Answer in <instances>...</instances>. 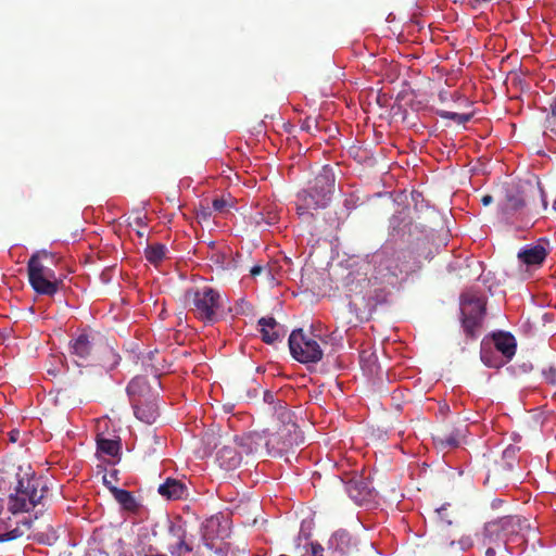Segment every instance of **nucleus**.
<instances>
[{"instance_id": "39448f33", "label": "nucleus", "mask_w": 556, "mask_h": 556, "mask_svg": "<svg viewBox=\"0 0 556 556\" xmlns=\"http://www.w3.org/2000/svg\"><path fill=\"white\" fill-rule=\"evenodd\" d=\"M319 341L315 334L295 329L289 337L290 353L300 363H318L324 355Z\"/></svg>"}, {"instance_id": "f704fd0d", "label": "nucleus", "mask_w": 556, "mask_h": 556, "mask_svg": "<svg viewBox=\"0 0 556 556\" xmlns=\"http://www.w3.org/2000/svg\"><path fill=\"white\" fill-rule=\"evenodd\" d=\"M437 515L438 517L442 520V521H445L446 525H451L452 521L451 520H447L446 517H447V509L445 507H441L440 509H438L437 511Z\"/></svg>"}, {"instance_id": "5701e85b", "label": "nucleus", "mask_w": 556, "mask_h": 556, "mask_svg": "<svg viewBox=\"0 0 556 556\" xmlns=\"http://www.w3.org/2000/svg\"><path fill=\"white\" fill-rule=\"evenodd\" d=\"M97 447L99 452L115 457L119 454L121 441L118 439H106L99 435L97 439Z\"/></svg>"}, {"instance_id": "72a5a7b5", "label": "nucleus", "mask_w": 556, "mask_h": 556, "mask_svg": "<svg viewBox=\"0 0 556 556\" xmlns=\"http://www.w3.org/2000/svg\"><path fill=\"white\" fill-rule=\"evenodd\" d=\"M472 544H473L472 540L469 536L462 538L458 541V545H459V549L460 551H466V549L470 548L472 546Z\"/></svg>"}, {"instance_id": "cd10ccee", "label": "nucleus", "mask_w": 556, "mask_h": 556, "mask_svg": "<svg viewBox=\"0 0 556 556\" xmlns=\"http://www.w3.org/2000/svg\"><path fill=\"white\" fill-rule=\"evenodd\" d=\"M346 490L350 493L352 498H354L355 501H359L363 491L366 490V485L362 481L350 480L346 483Z\"/></svg>"}, {"instance_id": "4c0bfd02", "label": "nucleus", "mask_w": 556, "mask_h": 556, "mask_svg": "<svg viewBox=\"0 0 556 556\" xmlns=\"http://www.w3.org/2000/svg\"><path fill=\"white\" fill-rule=\"evenodd\" d=\"M493 202V197L491 194H485L481 198V203L484 205V206H488L490 205L491 203Z\"/></svg>"}, {"instance_id": "2f4dec72", "label": "nucleus", "mask_w": 556, "mask_h": 556, "mask_svg": "<svg viewBox=\"0 0 556 556\" xmlns=\"http://www.w3.org/2000/svg\"><path fill=\"white\" fill-rule=\"evenodd\" d=\"M212 205H213L214 211H216L218 213H224V212H226L227 207L229 206V203L224 198H216L213 200Z\"/></svg>"}, {"instance_id": "6e6552de", "label": "nucleus", "mask_w": 556, "mask_h": 556, "mask_svg": "<svg viewBox=\"0 0 556 556\" xmlns=\"http://www.w3.org/2000/svg\"><path fill=\"white\" fill-rule=\"evenodd\" d=\"M219 527L218 518H211L204 522L201 539L203 540V546L213 552V555L210 556H248L244 549L235 551L230 544L218 542Z\"/></svg>"}, {"instance_id": "b1692460", "label": "nucleus", "mask_w": 556, "mask_h": 556, "mask_svg": "<svg viewBox=\"0 0 556 556\" xmlns=\"http://www.w3.org/2000/svg\"><path fill=\"white\" fill-rule=\"evenodd\" d=\"M166 247L162 243L148 245L144 250L146 258L153 265H157L165 257Z\"/></svg>"}, {"instance_id": "f03ea898", "label": "nucleus", "mask_w": 556, "mask_h": 556, "mask_svg": "<svg viewBox=\"0 0 556 556\" xmlns=\"http://www.w3.org/2000/svg\"><path fill=\"white\" fill-rule=\"evenodd\" d=\"M55 262V255L47 250L36 251L28 260V281L36 293L52 296L59 291L62 280L50 267Z\"/></svg>"}, {"instance_id": "ea45409f", "label": "nucleus", "mask_w": 556, "mask_h": 556, "mask_svg": "<svg viewBox=\"0 0 556 556\" xmlns=\"http://www.w3.org/2000/svg\"><path fill=\"white\" fill-rule=\"evenodd\" d=\"M18 435H20V431H17V430H12V431L10 432V441H11V442H16V441H17V439H18Z\"/></svg>"}, {"instance_id": "2eb2a0df", "label": "nucleus", "mask_w": 556, "mask_h": 556, "mask_svg": "<svg viewBox=\"0 0 556 556\" xmlns=\"http://www.w3.org/2000/svg\"><path fill=\"white\" fill-rule=\"evenodd\" d=\"M517 256L528 266H541L547 256V251L541 244L529 245L520 250Z\"/></svg>"}, {"instance_id": "09e8293b", "label": "nucleus", "mask_w": 556, "mask_h": 556, "mask_svg": "<svg viewBox=\"0 0 556 556\" xmlns=\"http://www.w3.org/2000/svg\"><path fill=\"white\" fill-rule=\"evenodd\" d=\"M553 210L556 212V200L553 203Z\"/></svg>"}, {"instance_id": "bb28decb", "label": "nucleus", "mask_w": 556, "mask_h": 556, "mask_svg": "<svg viewBox=\"0 0 556 556\" xmlns=\"http://www.w3.org/2000/svg\"><path fill=\"white\" fill-rule=\"evenodd\" d=\"M545 134L556 137V100L551 105V113L545 118Z\"/></svg>"}, {"instance_id": "a18cd8bd", "label": "nucleus", "mask_w": 556, "mask_h": 556, "mask_svg": "<svg viewBox=\"0 0 556 556\" xmlns=\"http://www.w3.org/2000/svg\"><path fill=\"white\" fill-rule=\"evenodd\" d=\"M144 556H166L164 554H151V555H144Z\"/></svg>"}, {"instance_id": "79ce46f5", "label": "nucleus", "mask_w": 556, "mask_h": 556, "mask_svg": "<svg viewBox=\"0 0 556 556\" xmlns=\"http://www.w3.org/2000/svg\"><path fill=\"white\" fill-rule=\"evenodd\" d=\"M491 0H469L470 3L472 4H479V3H483V2H490Z\"/></svg>"}, {"instance_id": "de8ad7c7", "label": "nucleus", "mask_w": 556, "mask_h": 556, "mask_svg": "<svg viewBox=\"0 0 556 556\" xmlns=\"http://www.w3.org/2000/svg\"><path fill=\"white\" fill-rule=\"evenodd\" d=\"M103 481H104L105 484L110 483V480H106V477L103 478Z\"/></svg>"}, {"instance_id": "c03bdc74", "label": "nucleus", "mask_w": 556, "mask_h": 556, "mask_svg": "<svg viewBox=\"0 0 556 556\" xmlns=\"http://www.w3.org/2000/svg\"><path fill=\"white\" fill-rule=\"evenodd\" d=\"M3 507H4V505H3V500L0 497V514H1V513H2V510H3Z\"/></svg>"}, {"instance_id": "c756f323", "label": "nucleus", "mask_w": 556, "mask_h": 556, "mask_svg": "<svg viewBox=\"0 0 556 556\" xmlns=\"http://www.w3.org/2000/svg\"><path fill=\"white\" fill-rule=\"evenodd\" d=\"M491 350L490 348H488V344L485 342H482V345H481V351H480V355H481V361L488 366V367H498L500 366V363L497 362H494L491 357Z\"/></svg>"}, {"instance_id": "a19ab883", "label": "nucleus", "mask_w": 556, "mask_h": 556, "mask_svg": "<svg viewBox=\"0 0 556 556\" xmlns=\"http://www.w3.org/2000/svg\"><path fill=\"white\" fill-rule=\"evenodd\" d=\"M135 224L137 226H140V227L144 226L143 218L142 217H136L135 218Z\"/></svg>"}, {"instance_id": "4468645a", "label": "nucleus", "mask_w": 556, "mask_h": 556, "mask_svg": "<svg viewBox=\"0 0 556 556\" xmlns=\"http://www.w3.org/2000/svg\"><path fill=\"white\" fill-rule=\"evenodd\" d=\"M492 341L495 349L502 353V355L510 361L516 354L517 342L515 337L505 331H497L492 333Z\"/></svg>"}, {"instance_id": "c85d7f7f", "label": "nucleus", "mask_w": 556, "mask_h": 556, "mask_svg": "<svg viewBox=\"0 0 556 556\" xmlns=\"http://www.w3.org/2000/svg\"><path fill=\"white\" fill-rule=\"evenodd\" d=\"M440 116L445 119H452L457 124H466L471 119V114L468 113H456V112H448V111H442L440 112Z\"/></svg>"}, {"instance_id": "ddd939ff", "label": "nucleus", "mask_w": 556, "mask_h": 556, "mask_svg": "<svg viewBox=\"0 0 556 556\" xmlns=\"http://www.w3.org/2000/svg\"><path fill=\"white\" fill-rule=\"evenodd\" d=\"M131 406L134 408L135 416L148 424L152 425L156 421L159 417V407L155 403V396L151 399H141L131 402Z\"/></svg>"}, {"instance_id": "c9c22d12", "label": "nucleus", "mask_w": 556, "mask_h": 556, "mask_svg": "<svg viewBox=\"0 0 556 556\" xmlns=\"http://www.w3.org/2000/svg\"><path fill=\"white\" fill-rule=\"evenodd\" d=\"M197 216H198L199 218H202V219H207V218L211 216L210 208H208V207H201V208L198 211Z\"/></svg>"}, {"instance_id": "412c9836", "label": "nucleus", "mask_w": 556, "mask_h": 556, "mask_svg": "<svg viewBox=\"0 0 556 556\" xmlns=\"http://www.w3.org/2000/svg\"><path fill=\"white\" fill-rule=\"evenodd\" d=\"M110 490L123 508L129 511H136L138 509L139 505L131 492L116 486H110Z\"/></svg>"}, {"instance_id": "e433bc0d", "label": "nucleus", "mask_w": 556, "mask_h": 556, "mask_svg": "<svg viewBox=\"0 0 556 556\" xmlns=\"http://www.w3.org/2000/svg\"><path fill=\"white\" fill-rule=\"evenodd\" d=\"M263 271V267L260 265H255L251 268L250 274L252 277H256Z\"/></svg>"}, {"instance_id": "a211bd4d", "label": "nucleus", "mask_w": 556, "mask_h": 556, "mask_svg": "<svg viewBox=\"0 0 556 556\" xmlns=\"http://www.w3.org/2000/svg\"><path fill=\"white\" fill-rule=\"evenodd\" d=\"M157 492L164 498L175 501L180 500L186 495L187 488L181 481L167 478L162 484L159 485Z\"/></svg>"}, {"instance_id": "9d476101", "label": "nucleus", "mask_w": 556, "mask_h": 556, "mask_svg": "<svg viewBox=\"0 0 556 556\" xmlns=\"http://www.w3.org/2000/svg\"><path fill=\"white\" fill-rule=\"evenodd\" d=\"M203 528L204 523L201 527L188 528L187 526H175L170 528L173 535L178 539V554L193 552L195 556H203L201 553V546L203 545L201 534L203 533Z\"/></svg>"}, {"instance_id": "393cba45", "label": "nucleus", "mask_w": 556, "mask_h": 556, "mask_svg": "<svg viewBox=\"0 0 556 556\" xmlns=\"http://www.w3.org/2000/svg\"><path fill=\"white\" fill-rule=\"evenodd\" d=\"M331 543L336 544V548L341 553H345L351 544V535L344 530L337 531L331 538Z\"/></svg>"}, {"instance_id": "37998d69", "label": "nucleus", "mask_w": 556, "mask_h": 556, "mask_svg": "<svg viewBox=\"0 0 556 556\" xmlns=\"http://www.w3.org/2000/svg\"><path fill=\"white\" fill-rule=\"evenodd\" d=\"M541 193H543L542 190H541ZM542 197H544V194H542ZM542 202H543V206L546 208L547 202H546L545 198L542 199Z\"/></svg>"}, {"instance_id": "f3484780", "label": "nucleus", "mask_w": 556, "mask_h": 556, "mask_svg": "<svg viewBox=\"0 0 556 556\" xmlns=\"http://www.w3.org/2000/svg\"><path fill=\"white\" fill-rule=\"evenodd\" d=\"M127 393L129 395L130 402H135L136 400L141 399H151L155 395L152 393L148 381L142 376H137L130 380L127 386Z\"/></svg>"}, {"instance_id": "423d86ee", "label": "nucleus", "mask_w": 556, "mask_h": 556, "mask_svg": "<svg viewBox=\"0 0 556 556\" xmlns=\"http://www.w3.org/2000/svg\"><path fill=\"white\" fill-rule=\"evenodd\" d=\"M486 308L485 302L477 296H466L460 301V321L468 339H476L482 329Z\"/></svg>"}, {"instance_id": "20e7f679", "label": "nucleus", "mask_w": 556, "mask_h": 556, "mask_svg": "<svg viewBox=\"0 0 556 556\" xmlns=\"http://www.w3.org/2000/svg\"><path fill=\"white\" fill-rule=\"evenodd\" d=\"M185 304L189 311L204 324H214L218 320V312L223 307L220 293L207 286L194 287L186 290Z\"/></svg>"}, {"instance_id": "4be33fe9", "label": "nucleus", "mask_w": 556, "mask_h": 556, "mask_svg": "<svg viewBox=\"0 0 556 556\" xmlns=\"http://www.w3.org/2000/svg\"><path fill=\"white\" fill-rule=\"evenodd\" d=\"M433 440L438 446L441 448H454L459 445V432L458 430H452L450 432L446 431H438L433 435Z\"/></svg>"}, {"instance_id": "1a4fd4ad", "label": "nucleus", "mask_w": 556, "mask_h": 556, "mask_svg": "<svg viewBox=\"0 0 556 556\" xmlns=\"http://www.w3.org/2000/svg\"><path fill=\"white\" fill-rule=\"evenodd\" d=\"M481 546L485 556H506L511 554V545L501 532V528L494 521L484 526L481 539Z\"/></svg>"}, {"instance_id": "9b49d317", "label": "nucleus", "mask_w": 556, "mask_h": 556, "mask_svg": "<svg viewBox=\"0 0 556 556\" xmlns=\"http://www.w3.org/2000/svg\"><path fill=\"white\" fill-rule=\"evenodd\" d=\"M494 522L498 525L501 532L510 544L521 540L522 532L530 528L528 520L521 516H505Z\"/></svg>"}, {"instance_id": "dca6fc26", "label": "nucleus", "mask_w": 556, "mask_h": 556, "mask_svg": "<svg viewBox=\"0 0 556 556\" xmlns=\"http://www.w3.org/2000/svg\"><path fill=\"white\" fill-rule=\"evenodd\" d=\"M241 452L237 451L236 447L225 445L217 452L216 460L225 470H233L241 464Z\"/></svg>"}, {"instance_id": "49530a36", "label": "nucleus", "mask_w": 556, "mask_h": 556, "mask_svg": "<svg viewBox=\"0 0 556 556\" xmlns=\"http://www.w3.org/2000/svg\"><path fill=\"white\" fill-rule=\"evenodd\" d=\"M137 235H138L139 237H143V235H144V233H143L142 231L138 230V231H137Z\"/></svg>"}, {"instance_id": "6ab92c4d", "label": "nucleus", "mask_w": 556, "mask_h": 556, "mask_svg": "<svg viewBox=\"0 0 556 556\" xmlns=\"http://www.w3.org/2000/svg\"><path fill=\"white\" fill-rule=\"evenodd\" d=\"M33 526L30 519L22 520L14 529H9L8 521L0 520V543L22 538Z\"/></svg>"}, {"instance_id": "7ed1b4c3", "label": "nucleus", "mask_w": 556, "mask_h": 556, "mask_svg": "<svg viewBox=\"0 0 556 556\" xmlns=\"http://www.w3.org/2000/svg\"><path fill=\"white\" fill-rule=\"evenodd\" d=\"M49 488L45 481L36 476L21 477L8 497V509L13 515L27 513L35 508L47 496Z\"/></svg>"}, {"instance_id": "7c9ffc66", "label": "nucleus", "mask_w": 556, "mask_h": 556, "mask_svg": "<svg viewBox=\"0 0 556 556\" xmlns=\"http://www.w3.org/2000/svg\"><path fill=\"white\" fill-rule=\"evenodd\" d=\"M542 375L544 377V380L556 386V366L555 365H548L546 368L542 370Z\"/></svg>"}, {"instance_id": "58836bf2", "label": "nucleus", "mask_w": 556, "mask_h": 556, "mask_svg": "<svg viewBox=\"0 0 556 556\" xmlns=\"http://www.w3.org/2000/svg\"><path fill=\"white\" fill-rule=\"evenodd\" d=\"M264 401L267 402V403H273L274 401V394L269 391H266L264 393Z\"/></svg>"}, {"instance_id": "473e14b6", "label": "nucleus", "mask_w": 556, "mask_h": 556, "mask_svg": "<svg viewBox=\"0 0 556 556\" xmlns=\"http://www.w3.org/2000/svg\"><path fill=\"white\" fill-rule=\"evenodd\" d=\"M308 547L311 556H323L324 547L319 543L312 542Z\"/></svg>"}, {"instance_id": "f257e3e1", "label": "nucleus", "mask_w": 556, "mask_h": 556, "mask_svg": "<svg viewBox=\"0 0 556 556\" xmlns=\"http://www.w3.org/2000/svg\"><path fill=\"white\" fill-rule=\"evenodd\" d=\"M334 175L330 168L323 170L314 178L313 186L302 190L296 198V212L305 219L313 218V210L325 208L331 201L334 191Z\"/></svg>"}, {"instance_id": "a878e982", "label": "nucleus", "mask_w": 556, "mask_h": 556, "mask_svg": "<svg viewBox=\"0 0 556 556\" xmlns=\"http://www.w3.org/2000/svg\"><path fill=\"white\" fill-rule=\"evenodd\" d=\"M526 206V200L520 193L508 194L505 204V212H518Z\"/></svg>"}, {"instance_id": "aec40b11", "label": "nucleus", "mask_w": 556, "mask_h": 556, "mask_svg": "<svg viewBox=\"0 0 556 556\" xmlns=\"http://www.w3.org/2000/svg\"><path fill=\"white\" fill-rule=\"evenodd\" d=\"M258 325L264 342L271 344L280 339V333L277 330L278 323L274 317H262L258 320Z\"/></svg>"}, {"instance_id": "0eeeda50", "label": "nucleus", "mask_w": 556, "mask_h": 556, "mask_svg": "<svg viewBox=\"0 0 556 556\" xmlns=\"http://www.w3.org/2000/svg\"><path fill=\"white\" fill-rule=\"evenodd\" d=\"M104 348L96 336L81 332L70 342V354L77 366L91 365L97 361V354Z\"/></svg>"}, {"instance_id": "f8f14e48", "label": "nucleus", "mask_w": 556, "mask_h": 556, "mask_svg": "<svg viewBox=\"0 0 556 556\" xmlns=\"http://www.w3.org/2000/svg\"><path fill=\"white\" fill-rule=\"evenodd\" d=\"M235 443L240 448L241 454L250 455L257 453L268 442L265 440L264 431H252L235 437Z\"/></svg>"}]
</instances>
